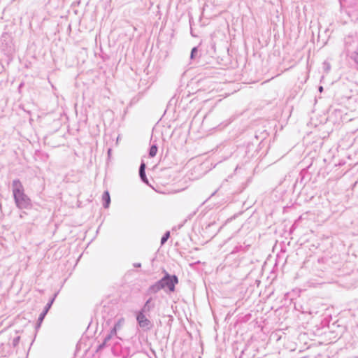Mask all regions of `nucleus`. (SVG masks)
Instances as JSON below:
<instances>
[{"label": "nucleus", "mask_w": 358, "mask_h": 358, "mask_svg": "<svg viewBox=\"0 0 358 358\" xmlns=\"http://www.w3.org/2000/svg\"><path fill=\"white\" fill-rule=\"evenodd\" d=\"M58 294H59V291L55 292L53 294V296L49 299L48 302L46 303V305L43 308V310H42V312L40 313V315H39V316L38 317V320L36 321V325H35V328H36V330L38 329L41 327L43 321L44 320L46 315L48 314V313L49 312L50 309L51 308V307H52L53 303L55 302V299L57 298Z\"/></svg>", "instance_id": "5"}, {"label": "nucleus", "mask_w": 358, "mask_h": 358, "mask_svg": "<svg viewBox=\"0 0 358 358\" xmlns=\"http://www.w3.org/2000/svg\"><path fill=\"white\" fill-rule=\"evenodd\" d=\"M114 339H117V337H113L111 334L107 333L102 342L97 345L96 350V352L102 351L106 347H112Z\"/></svg>", "instance_id": "7"}, {"label": "nucleus", "mask_w": 358, "mask_h": 358, "mask_svg": "<svg viewBox=\"0 0 358 358\" xmlns=\"http://www.w3.org/2000/svg\"><path fill=\"white\" fill-rule=\"evenodd\" d=\"M197 52H198V48L196 47H194L192 49L191 55H190L191 59H194L195 57V55L197 53Z\"/></svg>", "instance_id": "20"}, {"label": "nucleus", "mask_w": 358, "mask_h": 358, "mask_svg": "<svg viewBox=\"0 0 358 358\" xmlns=\"http://www.w3.org/2000/svg\"><path fill=\"white\" fill-rule=\"evenodd\" d=\"M346 54L352 60L355 62L358 68V52H351L349 47L346 46Z\"/></svg>", "instance_id": "16"}, {"label": "nucleus", "mask_w": 358, "mask_h": 358, "mask_svg": "<svg viewBox=\"0 0 358 358\" xmlns=\"http://www.w3.org/2000/svg\"><path fill=\"white\" fill-rule=\"evenodd\" d=\"M170 231H166L164 235L162 236V237L161 238V241H160V244L161 245H164L166 242L168 241V239L170 238Z\"/></svg>", "instance_id": "18"}, {"label": "nucleus", "mask_w": 358, "mask_h": 358, "mask_svg": "<svg viewBox=\"0 0 358 358\" xmlns=\"http://www.w3.org/2000/svg\"><path fill=\"white\" fill-rule=\"evenodd\" d=\"M215 222H212L208 224L207 227H210L212 225H213Z\"/></svg>", "instance_id": "29"}, {"label": "nucleus", "mask_w": 358, "mask_h": 358, "mask_svg": "<svg viewBox=\"0 0 358 358\" xmlns=\"http://www.w3.org/2000/svg\"><path fill=\"white\" fill-rule=\"evenodd\" d=\"M145 169H146V165H145V162L143 161H142L140 164L139 170H138L139 177H140L141 180L143 183L148 185L149 181L146 176Z\"/></svg>", "instance_id": "12"}, {"label": "nucleus", "mask_w": 358, "mask_h": 358, "mask_svg": "<svg viewBox=\"0 0 358 358\" xmlns=\"http://www.w3.org/2000/svg\"><path fill=\"white\" fill-rule=\"evenodd\" d=\"M102 205L104 208H108L110 204V196L108 191H104L102 194Z\"/></svg>", "instance_id": "14"}, {"label": "nucleus", "mask_w": 358, "mask_h": 358, "mask_svg": "<svg viewBox=\"0 0 358 358\" xmlns=\"http://www.w3.org/2000/svg\"><path fill=\"white\" fill-rule=\"evenodd\" d=\"M155 303L154 301L153 298L150 296L145 301V302L144 303L143 306L141 308V309L136 311L144 314H147L148 316H150V311H152L155 308Z\"/></svg>", "instance_id": "8"}, {"label": "nucleus", "mask_w": 358, "mask_h": 358, "mask_svg": "<svg viewBox=\"0 0 358 358\" xmlns=\"http://www.w3.org/2000/svg\"><path fill=\"white\" fill-rule=\"evenodd\" d=\"M168 110H169V107H167V108L164 110V113H166Z\"/></svg>", "instance_id": "31"}, {"label": "nucleus", "mask_w": 358, "mask_h": 358, "mask_svg": "<svg viewBox=\"0 0 358 358\" xmlns=\"http://www.w3.org/2000/svg\"><path fill=\"white\" fill-rule=\"evenodd\" d=\"M134 267L135 268H141V263H138V262H136V263H134L133 264Z\"/></svg>", "instance_id": "24"}, {"label": "nucleus", "mask_w": 358, "mask_h": 358, "mask_svg": "<svg viewBox=\"0 0 358 358\" xmlns=\"http://www.w3.org/2000/svg\"><path fill=\"white\" fill-rule=\"evenodd\" d=\"M125 322L124 318L122 317H120L117 318L113 326V327L110 328V331L108 332L110 334H111L113 337H119L117 336V332L122 329V327L124 326Z\"/></svg>", "instance_id": "9"}, {"label": "nucleus", "mask_w": 358, "mask_h": 358, "mask_svg": "<svg viewBox=\"0 0 358 358\" xmlns=\"http://www.w3.org/2000/svg\"><path fill=\"white\" fill-rule=\"evenodd\" d=\"M134 316L138 326L143 331H149L152 329L153 323L148 319L147 314L135 311Z\"/></svg>", "instance_id": "4"}, {"label": "nucleus", "mask_w": 358, "mask_h": 358, "mask_svg": "<svg viewBox=\"0 0 358 358\" xmlns=\"http://www.w3.org/2000/svg\"><path fill=\"white\" fill-rule=\"evenodd\" d=\"M158 150V146L157 144H152L150 145L148 150V155L152 158L156 156Z\"/></svg>", "instance_id": "17"}, {"label": "nucleus", "mask_w": 358, "mask_h": 358, "mask_svg": "<svg viewBox=\"0 0 358 358\" xmlns=\"http://www.w3.org/2000/svg\"><path fill=\"white\" fill-rule=\"evenodd\" d=\"M111 154H112V149L110 148H109L107 150V155H108V158L110 159V157H111Z\"/></svg>", "instance_id": "22"}, {"label": "nucleus", "mask_w": 358, "mask_h": 358, "mask_svg": "<svg viewBox=\"0 0 358 358\" xmlns=\"http://www.w3.org/2000/svg\"><path fill=\"white\" fill-rule=\"evenodd\" d=\"M176 229H178V227H174L172 230H176Z\"/></svg>", "instance_id": "30"}, {"label": "nucleus", "mask_w": 358, "mask_h": 358, "mask_svg": "<svg viewBox=\"0 0 358 358\" xmlns=\"http://www.w3.org/2000/svg\"><path fill=\"white\" fill-rule=\"evenodd\" d=\"M162 289H163L162 285H161L159 280H157L154 284L149 286V287L148 288V289L146 291V294L147 295L155 294H157V292H159Z\"/></svg>", "instance_id": "11"}, {"label": "nucleus", "mask_w": 358, "mask_h": 358, "mask_svg": "<svg viewBox=\"0 0 358 358\" xmlns=\"http://www.w3.org/2000/svg\"><path fill=\"white\" fill-rule=\"evenodd\" d=\"M250 248V244H245V243H243V245L238 244L236 245L231 252L228 255V256L231 255H235L236 254H243L246 252Z\"/></svg>", "instance_id": "10"}, {"label": "nucleus", "mask_w": 358, "mask_h": 358, "mask_svg": "<svg viewBox=\"0 0 358 358\" xmlns=\"http://www.w3.org/2000/svg\"><path fill=\"white\" fill-rule=\"evenodd\" d=\"M295 308H296V310H298L301 311V313H307L306 310H304L302 308V306H301V309H298V308H296V306H295Z\"/></svg>", "instance_id": "25"}, {"label": "nucleus", "mask_w": 358, "mask_h": 358, "mask_svg": "<svg viewBox=\"0 0 358 358\" xmlns=\"http://www.w3.org/2000/svg\"><path fill=\"white\" fill-rule=\"evenodd\" d=\"M20 341V336H15V338H13V341H12V346L13 348H15L16 346L18 345L19 344V342Z\"/></svg>", "instance_id": "19"}, {"label": "nucleus", "mask_w": 358, "mask_h": 358, "mask_svg": "<svg viewBox=\"0 0 358 358\" xmlns=\"http://www.w3.org/2000/svg\"><path fill=\"white\" fill-rule=\"evenodd\" d=\"M177 117L176 116V113H163L162 116L160 118L161 121L166 122L169 127H171V122H173L176 120Z\"/></svg>", "instance_id": "13"}, {"label": "nucleus", "mask_w": 358, "mask_h": 358, "mask_svg": "<svg viewBox=\"0 0 358 358\" xmlns=\"http://www.w3.org/2000/svg\"><path fill=\"white\" fill-rule=\"evenodd\" d=\"M222 124H223L222 127H224L227 126L229 124V122H227L222 123Z\"/></svg>", "instance_id": "27"}, {"label": "nucleus", "mask_w": 358, "mask_h": 358, "mask_svg": "<svg viewBox=\"0 0 358 358\" xmlns=\"http://www.w3.org/2000/svg\"><path fill=\"white\" fill-rule=\"evenodd\" d=\"M215 194V192L212 193L211 196H213Z\"/></svg>", "instance_id": "33"}, {"label": "nucleus", "mask_w": 358, "mask_h": 358, "mask_svg": "<svg viewBox=\"0 0 358 358\" xmlns=\"http://www.w3.org/2000/svg\"><path fill=\"white\" fill-rule=\"evenodd\" d=\"M327 115L328 113H311L308 125L317 127L320 125L326 124L329 119Z\"/></svg>", "instance_id": "6"}, {"label": "nucleus", "mask_w": 358, "mask_h": 358, "mask_svg": "<svg viewBox=\"0 0 358 358\" xmlns=\"http://www.w3.org/2000/svg\"><path fill=\"white\" fill-rule=\"evenodd\" d=\"M319 91L320 92H322L323 91V87L322 86H320L319 87Z\"/></svg>", "instance_id": "28"}, {"label": "nucleus", "mask_w": 358, "mask_h": 358, "mask_svg": "<svg viewBox=\"0 0 358 358\" xmlns=\"http://www.w3.org/2000/svg\"><path fill=\"white\" fill-rule=\"evenodd\" d=\"M7 345L10 348V343H8Z\"/></svg>", "instance_id": "32"}, {"label": "nucleus", "mask_w": 358, "mask_h": 358, "mask_svg": "<svg viewBox=\"0 0 358 358\" xmlns=\"http://www.w3.org/2000/svg\"><path fill=\"white\" fill-rule=\"evenodd\" d=\"M80 115H81L82 117H85V119H87L86 113H80Z\"/></svg>", "instance_id": "26"}, {"label": "nucleus", "mask_w": 358, "mask_h": 358, "mask_svg": "<svg viewBox=\"0 0 358 358\" xmlns=\"http://www.w3.org/2000/svg\"><path fill=\"white\" fill-rule=\"evenodd\" d=\"M246 349L247 346H245L244 348L241 350L238 358H248V357L245 356V351L246 350Z\"/></svg>", "instance_id": "21"}, {"label": "nucleus", "mask_w": 358, "mask_h": 358, "mask_svg": "<svg viewBox=\"0 0 358 358\" xmlns=\"http://www.w3.org/2000/svg\"><path fill=\"white\" fill-rule=\"evenodd\" d=\"M162 273H164V276L159 280L163 289L169 293L174 292L176 285L179 282L178 276L175 274L171 275L165 269L163 270Z\"/></svg>", "instance_id": "3"}, {"label": "nucleus", "mask_w": 358, "mask_h": 358, "mask_svg": "<svg viewBox=\"0 0 358 358\" xmlns=\"http://www.w3.org/2000/svg\"><path fill=\"white\" fill-rule=\"evenodd\" d=\"M111 352L114 356L122 358H130L132 356L129 341L123 340L120 337L114 339Z\"/></svg>", "instance_id": "2"}, {"label": "nucleus", "mask_w": 358, "mask_h": 358, "mask_svg": "<svg viewBox=\"0 0 358 358\" xmlns=\"http://www.w3.org/2000/svg\"><path fill=\"white\" fill-rule=\"evenodd\" d=\"M13 197L16 207L20 210H30L33 207L31 199L24 192V188L20 180L17 178L12 182Z\"/></svg>", "instance_id": "1"}, {"label": "nucleus", "mask_w": 358, "mask_h": 358, "mask_svg": "<svg viewBox=\"0 0 358 358\" xmlns=\"http://www.w3.org/2000/svg\"><path fill=\"white\" fill-rule=\"evenodd\" d=\"M306 173L304 171V170H302L300 173H299V178L296 179L294 185V188H296L298 185H300V186H304L306 182H303L304 179H305V174Z\"/></svg>", "instance_id": "15"}, {"label": "nucleus", "mask_w": 358, "mask_h": 358, "mask_svg": "<svg viewBox=\"0 0 358 358\" xmlns=\"http://www.w3.org/2000/svg\"><path fill=\"white\" fill-rule=\"evenodd\" d=\"M187 219H185V220L183 221V222H182L181 224H178V225L177 226V227H178V229H181V228L184 226V224H185V223L187 222Z\"/></svg>", "instance_id": "23"}]
</instances>
